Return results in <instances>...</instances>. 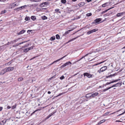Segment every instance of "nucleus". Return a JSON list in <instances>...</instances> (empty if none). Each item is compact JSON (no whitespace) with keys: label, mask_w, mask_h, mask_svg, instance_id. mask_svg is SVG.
<instances>
[{"label":"nucleus","mask_w":125,"mask_h":125,"mask_svg":"<svg viewBox=\"0 0 125 125\" xmlns=\"http://www.w3.org/2000/svg\"><path fill=\"white\" fill-rule=\"evenodd\" d=\"M91 94L92 97H94L98 94V92H95L94 93H91Z\"/></svg>","instance_id":"nucleus-12"},{"label":"nucleus","mask_w":125,"mask_h":125,"mask_svg":"<svg viewBox=\"0 0 125 125\" xmlns=\"http://www.w3.org/2000/svg\"><path fill=\"white\" fill-rule=\"evenodd\" d=\"M115 75H116L114 73L113 74H111L110 75H109V76H106V78H108L110 77H112L113 76H114Z\"/></svg>","instance_id":"nucleus-21"},{"label":"nucleus","mask_w":125,"mask_h":125,"mask_svg":"<svg viewBox=\"0 0 125 125\" xmlns=\"http://www.w3.org/2000/svg\"><path fill=\"white\" fill-rule=\"evenodd\" d=\"M110 84H111V83H114V82H113V81H111L110 82Z\"/></svg>","instance_id":"nucleus-64"},{"label":"nucleus","mask_w":125,"mask_h":125,"mask_svg":"<svg viewBox=\"0 0 125 125\" xmlns=\"http://www.w3.org/2000/svg\"><path fill=\"white\" fill-rule=\"evenodd\" d=\"M88 54H86L83 57L81 58L79 60H77V61H76V62H78L79 61L83 58H84V60H85V58H84V57L85 56H86L88 55Z\"/></svg>","instance_id":"nucleus-20"},{"label":"nucleus","mask_w":125,"mask_h":125,"mask_svg":"<svg viewBox=\"0 0 125 125\" xmlns=\"http://www.w3.org/2000/svg\"><path fill=\"white\" fill-rule=\"evenodd\" d=\"M56 38L57 39H60V36L58 34H57L56 35Z\"/></svg>","instance_id":"nucleus-37"},{"label":"nucleus","mask_w":125,"mask_h":125,"mask_svg":"<svg viewBox=\"0 0 125 125\" xmlns=\"http://www.w3.org/2000/svg\"><path fill=\"white\" fill-rule=\"evenodd\" d=\"M42 20H44L47 19V18L45 16H43L42 17Z\"/></svg>","instance_id":"nucleus-29"},{"label":"nucleus","mask_w":125,"mask_h":125,"mask_svg":"<svg viewBox=\"0 0 125 125\" xmlns=\"http://www.w3.org/2000/svg\"><path fill=\"white\" fill-rule=\"evenodd\" d=\"M72 121H68L65 124V125H68L70 123H72Z\"/></svg>","instance_id":"nucleus-26"},{"label":"nucleus","mask_w":125,"mask_h":125,"mask_svg":"<svg viewBox=\"0 0 125 125\" xmlns=\"http://www.w3.org/2000/svg\"><path fill=\"white\" fill-rule=\"evenodd\" d=\"M6 1V0H0V1L5 2Z\"/></svg>","instance_id":"nucleus-50"},{"label":"nucleus","mask_w":125,"mask_h":125,"mask_svg":"<svg viewBox=\"0 0 125 125\" xmlns=\"http://www.w3.org/2000/svg\"><path fill=\"white\" fill-rule=\"evenodd\" d=\"M31 18L32 20L33 21L35 20L36 19V17L34 16H32L31 17Z\"/></svg>","instance_id":"nucleus-27"},{"label":"nucleus","mask_w":125,"mask_h":125,"mask_svg":"<svg viewBox=\"0 0 125 125\" xmlns=\"http://www.w3.org/2000/svg\"><path fill=\"white\" fill-rule=\"evenodd\" d=\"M115 80V82H118V81H120V79H117V80Z\"/></svg>","instance_id":"nucleus-60"},{"label":"nucleus","mask_w":125,"mask_h":125,"mask_svg":"<svg viewBox=\"0 0 125 125\" xmlns=\"http://www.w3.org/2000/svg\"><path fill=\"white\" fill-rule=\"evenodd\" d=\"M64 76L63 75H62L61 77H60V79L61 80H62V79H64Z\"/></svg>","instance_id":"nucleus-43"},{"label":"nucleus","mask_w":125,"mask_h":125,"mask_svg":"<svg viewBox=\"0 0 125 125\" xmlns=\"http://www.w3.org/2000/svg\"><path fill=\"white\" fill-rule=\"evenodd\" d=\"M101 20V18L96 19L92 22V24H96L100 22Z\"/></svg>","instance_id":"nucleus-5"},{"label":"nucleus","mask_w":125,"mask_h":125,"mask_svg":"<svg viewBox=\"0 0 125 125\" xmlns=\"http://www.w3.org/2000/svg\"><path fill=\"white\" fill-rule=\"evenodd\" d=\"M102 63V62H100V63H99L96 64H95L94 65H96V66L97 65H98L99 64H100L101 63Z\"/></svg>","instance_id":"nucleus-56"},{"label":"nucleus","mask_w":125,"mask_h":125,"mask_svg":"<svg viewBox=\"0 0 125 125\" xmlns=\"http://www.w3.org/2000/svg\"><path fill=\"white\" fill-rule=\"evenodd\" d=\"M72 64V63L69 62H66L63 65L61 66V68H63L64 67L68 65H71Z\"/></svg>","instance_id":"nucleus-6"},{"label":"nucleus","mask_w":125,"mask_h":125,"mask_svg":"<svg viewBox=\"0 0 125 125\" xmlns=\"http://www.w3.org/2000/svg\"><path fill=\"white\" fill-rule=\"evenodd\" d=\"M11 8H13L14 7L16 6H18L19 5V4H15L14 3H13L11 4Z\"/></svg>","instance_id":"nucleus-14"},{"label":"nucleus","mask_w":125,"mask_h":125,"mask_svg":"<svg viewBox=\"0 0 125 125\" xmlns=\"http://www.w3.org/2000/svg\"><path fill=\"white\" fill-rule=\"evenodd\" d=\"M29 41V40H28V41H24L23 42H20L19 43H18V45H20L23 44V43L26 42H28Z\"/></svg>","instance_id":"nucleus-22"},{"label":"nucleus","mask_w":125,"mask_h":125,"mask_svg":"<svg viewBox=\"0 0 125 125\" xmlns=\"http://www.w3.org/2000/svg\"><path fill=\"white\" fill-rule=\"evenodd\" d=\"M55 39V36H52L50 39V40L51 41H53Z\"/></svg>","instance_id":"nucleus-25"},{"label":"nucleus","mask_w":125,"mask_h":125,"mask_svg":"<svg viewBox=\"0 0 125 125\" xmlns=\"http://www.w3.org/2000/svg\"><path fill=\"white\" fill-rule=\"evenodd\" d=\"M6 70V72H10L13 70L14 68L13 67H9L5 68Z\"/></svg>","instance_id":"nucleus-3"},{"label":"nucleus","mask_w":125,"mask_h":125,"mask_svg":"<svg viewBox=\"0 0 125 125\" xmlns=\"http://www.w3.org/2000/svg\"><path fill=\"white\" fill-rule=\"evenodd\" d=\"M121 84L120 83H117L113 85L112 86V87H117L119 86H121Z\"/></svg>","instance_id":"nucleus-11"},{"label":"nucleus","mask_w":125,"mask_h":125,"mask_svg":"<svg viewBox=\"0 0 125 125\" xmlns=\"http://www.w3.org/2000/svg\"><path fill=\"white\" fill-rule=\"evenodd\" d=\"M18 46V43H16V44H15L14 45H13V47H16Z\"/></svg>","instance_id":"nucleus-46"},{"label":"nucleus","mask_w":125,"mask_h":125,"mask_svg":"<svg viewBox=\"0 0 125 125\" xmlns=\"http://www.w3.org/2000/svg\"><path fill=\"white\" fill-rule=\"evenodd\" d=\"M108 4H109V3H108V2H106V3H104V4H105V5H106V6H107V5H108Z\"/></svg>","instance_id":"nucleus-53"},{"label":"nucleus","mask_w":125,"mask_h":125,"mask_svg":"<svg viewBox=\"0 0 125 125\" xmlns=\"http://www.w3.org/2000/svg\"><path fill=\"white\" fill-rule=\"evenodd\" d=\"M20 39V38H17V39H16L15 40H14L13 41L10 42V44L12 43H14L18 41H19Z\"/></svg>","instance_id":"nucleus-18"},{"label":"nucleus","mask_w":125,"mask_h":125,"mask_svg":"<svg viewBox=\"0 0 125 125\" xmlns=\"http://www.w3.org/2000/svg\"><path fill=\"white\" fill-rule=\"evenodd\" d=\"M29 51L28 49V48H26L24 49L23 50V52H27Z\"/></svg>","instance_id":"nucleus-33"},{"label":"nucleus","mask_w":125,"mask_h":125,"mask_svg":"<svg viewBox=\"0 0 125 125\" xmlns=\"http://www.w3.org/2000/svg\"><path fill=\"white\" fill-rule=\"evenodd\" d=\"M125 14V12H124L121 13H117L116 15V16L117 17H119L123 15L124 14Z\"/></svg>","instance_id":"nucleus-15"},{"label":"nucleus","mask_w":125,"mask_h":125,"mask_svg":"<svg viewBox=\"0 0 125 125\" xmlns=\"http://www.w3.org/2000/svg\"><path fill=\"white\" fill-rule=\"evenodd\" d=\"M67 55V54L65 55L64 56H63V57H62V58L55 61H54L53 62V63H55V62H58L59 61H60L61 60H62L63 58H64L65 57H66Z\"/></svg>","instance_id":"nucleus-8"},{"label":"nucleus","mask_w":125,"mask_h":125,"mask_svg":"<svg viewBox=\"0 0 125 125\" xmlns=\"http://www.w3.org/2000/svg\"><path fill=\"white\" fill-rule=\"evenodd\" d=\"M64 93H63V94H64ZM63 94V93H60L58 95H57V96H60L62 95V94Z\"/></svg>","instance_id":"nucleus-48"},{"label":"nucleus","mask_w":125,"mask_h":125,"mask_svg":"<svg viewBox=\"0 0 125 125\" xmlns=\"http://www.w3.org/2000/svg\"><path fill=\"white\" fill-rule=\"evenodd\" d=\"M44 108V107H42L39 109H38L36 110L35 111H34V112H33V113H34L35 112H36L38 111H40L41 110H42V109H43Z\"/></svg>","instance_id":"nucleus-23"},{"label":"nucleus","mask_w":125,"mask_h":125,"mask_svg":"<svg viewBox=\"0 0 125 125\" xmlns=\"http://www.w3.org/2000/svg\"><path fill=\"white\" fill-rule=\"evenodd\" d=\"M12 60L11 61H10V62L6 63V64L5 65H8L10 64L12 62Z\"/></svg>","instance_id":"nucleus-30"},{"label":"nucleus","mask_w":125,"mask_h":125,"mask_svg":"<svg viewBox=\"0 0 125 125\" xmlns=\"http://www.w3.org/2000/svg\"><path fill=\"white\" fill-rule=\"evenodd\" d=\"M34 47V46H31L30 47L28 48V49L29 50V51L31 50Z\"/></svg>","instance_id":"nucleus-38"},{"label":"nucleus","mask_w":125,"mask_h":125,"mask_svg":"<svg viewBox=\"0 0 125 125\" xmlns=\"http://www.w3.org/2000/svg\"><path fill=\"white\" fill-rule=\"evenodd\" d=\"M124 114V113H122V114H119V115H118V116H120V115H123Z\"/></svg>","instance_id":"nucleus-58"},{"label":"nucleus","mask_w":125,"mask_h":125,"mask_svg":"<svg viewBox=\"0 0 125 125\" xmlns=\"http://www.w3.org/2000/svg\"><path fill=\"white\" fill-rule=\"evenodd\" d=\"M5 70H6L5 68L2 70L0 73V75H1L4 74L6 72L5 71Z\"/></svg>","instance_id":"nucleus-13"},{"label":"nucleus","mask_w":125,"mask_h":125,"mask_svg":"<svg viewBox=\"0 0 125 125\" xmlns=\"http://www.w3.org/2000/svg\"><path fill=\"white\" fill-rule=\"evenodd\" d=\"M85 3L84 2H82L78 4V6L80 7H82L83 6Z\"/></svg>","instance_id":"nucleus-16"},{"label":"nucleus","mask_w":125,"mask_h":125,"mask_svg":"<svg viewBox=\"0 0 125 125\" xmlns=\"http://www.w3.org/2000/svg\"><path fill=\"white\" fill-rule=\"evenodd\" d=\"M107 90H107V88H106V89H104V90H103L102 91L103 92H104Z\"/></svg>","instance_id":"nucleus-47"},{"label":"nucleus","mask_w":125,"mask_h":125,"mask_svg":"<svg viewBox=\"0 0 125 125\" xmlns=\"http://www.w3.org/2000/svg\"><path fill=\"white\" fill-rule=\"evenodd\" d=\"M3 109V107H0V111H1Z\"/></svg>","instance_id":"nucleus-52"},{"label":"nucleus","mask_w":125,"mask_h":125,"mask_svg":"<svg viewBox=\"0 0 125 125\" xmlns=\"http://www.w3.org/2000/svg\"><path fill=\"white\" fill-rule=\"evenodd\" d=\"M110 84V82H107V83H106L105 84V85H104V84L103 85H104L105 86H106L107 85H108V84Z\"/></svg>","instance_id":"nucleus-45"},{"label":"nucleus","mask_w":125,"mask_h":125,"mask_svg":"<svg viewBox=\"0 0 125 125\" xmlns=\"http://www.w3.org/2000/svg\"><path fill=\"white\" fill-rule=\"evenodd\" d=\"M0 125H4V123H2L1 122H0Z\"/></svg>","instance_id":"nucleus-59"},{"label":"nucleus","mask_w":125,"mask_h":125,"mask_svg":"<svg viewBox=\"0 0 125 125\" xmlns=\"http://www.w3.org/2000/svg\"><path fill=\"white\" fill-rule=\"evenodd\" d=\"M6 122V120H4L2 121L1 122L2 123H4V125L5 124V123Z\"/></svg>","instance_id":"nucleus-42"},{"label":"nucleus","mask_w":125,"mask_h":125,"mask_svg":"<svg viewBox=\"0 0 125 125\" xmlns=\"http://www.w3.org/2000/svg\"><path fill=\"white\" fill-rule=\"evenodd\" d=\"M77 38V37L75 38H74L73 39H72V40H70V41H69L68 42H67L66 43H67L68 42H70L71 41H72L73 40H74L76 39Z\"/></svg>","instance_id":"nucleus-40"},{"label":"nucleus","mask_w":125,"mask_h":125,"mask_svg":"<svg viewBox=\"0 0 125 125\" xmlns=\"http://www.w3.org/2000/svg\"><path fill=\"white\" fill-rule=\"evenodd\" d=\"M107 69V67L106 66H104L102 67L100 69V70L98 71V72L99 73H101V72H103Z\"/></svg>","instance_id":"nucleus-4"},{"label":"nucleus","mask_w":125,"mask_h":125,"mask_svg":"<svg viewBox=\"0 0 125 125\" xmlns=\"http://www.w3.org/2000/svg\"><path fill=\"white\" fill-rule=\"evenodd\" d=\"M49 4L48 1H46L41 3L39 5V7H45Z\"/></svg>","instance_id":"nucleus-2"},{"label":"nucleus","mask_w":125,"mask_h":125,"mask_svg":"<svg viewBox=\"0 0 125 125\" xmlns=\"http://www.w3.org/2000/svg\"><path fill=\"white\" fill-rule=\"evenodd\" d=\"M11 108V107L9 106H8L7 107V108L8 109H9Z\"/></svg>","instance_id":"nucleus-57"},{"label":"nucleus","mask_w":125,"mask_h":125,"mask_svg":"<svg viewBox=\"0 0 125 125\" xmlns=\"http://www.w3.org/2000/svg\"><path fill=\"white\" fill-rule=\"evenodd\" d=\"M29 44H28V45H26L25 46V47H27L29 45Z\"/></svg>","instance_id":"nucleus-63"},{"label":"nucleus","mask_w":125,"mask_h":125,"mask_svg":"<svg viewBox=\"0 0 125 125\" xmlns=\"http://www.w3.org/2000/svg\"><path fill=\"white\" fill-rule=\"evenodd\" d=\"M85 97L87 98H90L92 97L91 93H89L86 94Z\"/></svg>","instance_id":"nucleus-17"},{"label":"nucleus","mask_w":125,"mask_h":125,"mask_svg":"<svg viewBox=\"0 0 125 125\" xmlns=\"http://www.w3.org/2000/svg\"><path fill=\"white\" fill-rule=\"evenodd\" d=\"M109 13H106L105 14V15L106 16H108L109 15Z\"/></svg>","instance_id":"nucleus-62"},{"label":"nucleus","mask_w":125,"mask_h":125,"mask_svg":"<svg viewBox=\"0 0 125 125\" xmlns=\"http://www.w3.org/2000/svg\"><path fill=\"white\" fill-rule=\"evenodd\" d=\"M98 30V29H93L92 30L90 31L87 32V34H90L95 32Z\"/></svg>","instance_id":"nucleus-7"},{"label":"nucleus","mask_w":125,"mask_h":125,"mask_svg":"<svg viewBox=\"0 0 125 125\" xmlns=\"http://www.w3.org/2000/svg\"><path fill=\"white\" fill-rule=\"evenodd\" d=\"M92 0H86L85 1H87L88 2H89L91 1Z\"/></svg>","instance_id":"nucleus-54"},{"label":"nucleus","mask_w":125,"mask_h":125,"mask_svg":"<svg viewBox=\"0 0 125 125\" xmlns=\"http://www.w3.org/2000/svg\"><path fill=\"white\" fill-rule=\"evenodd\" d=\"M56 111H53V112L51 114L49 115L46 117L45 118V119H47L49 118L50 117H51L52 115L56 113Z\"/></svg>","instance_id":"nucleus-9"},{"label":"nucleus","mask_w":125,"mask_h":125,"mask_svg":"<svg viewBox=\"0 0 125 125\" xmlns=\"http://www.w3.org/2000/svg\"><path fill=\"white\" fill-rule=\"evenodd\" d=\"M31 1L34 2H40L41 0H30Z\"/></svg>","instance_id":"nucleus-24"},{"label":"nucleus","mask_w":125,"mask_h":125,"mask_svg":"<svg viewBox=\"0 0 125 125\" xmlns=\"http://www.w3.org/2000/svg\"><path fill=\"white\" fill-rule=\"evenodd\" d=\"M106 5H105L104 4H103L102 5V6L103 7H106Z\"/></svg>","instance_id":"nucleus-51"},{"label":"nucleus","mask_w":125,"mask_h":125,"mask_svg":"<svg viewBox=\"0 0 125 125\" xmlns=\"http://www.w3.org/2000/svg\"><path fill=\"white\" fill-rule=\"evenodd\" d=\"M83 75L84 77H85V76H86L87 77L89 78H92L94 76V75L93 74H91L88 73H84L83 74Z\"/></svg>","instance_id":"nucleus-1"},{"label":"nucleus","mask_w":125,"mask_h":125,"mask_svg":"<svg viewBox=\"0 0 125 125\" xmlns=\"http://www.w3.org/2000/svg\"><path fill=\"white\" fill-rule=\"evenodd\" d=\"M109 113L108 112H107L106 113H105L103 115V116H104L105 115H107Z\"/></svg>","instance_id":"nucleus-49"},{"label":"nucleus","mask_w":125,"mask_h":125,"mask_svg":"<svg viewBox=\"0 0 125 125\" xmlns=\"http://www.w3.org/2000/svg\"><path fill=\"white\" fill-rule=\"evenodd\" d=\"M27 7V6L26 5H24V6H21L20 7H19L18 8H17L16 9H15V10H17L19 11V9L21 10L22 9H23L24 8H25V7Z\"/></svg>","instance_id":"nucleus-10"},{"label":"nucleus","mask_w":125,"mask_h":125,"mask_svg":"<svg viewBox=\"0 0 125 125\" xmlns=\"http://www.w3.org/2000/svg\"><path fill=\"white\" fill-rule=\"evenodd\" d=\"M59 9H56L55 10V11L57 12H59L60 13H61V12L59 11Z\"/></svg>","instance_id":"nucleus-36"},{"label":"nucleus","mask_w":125,"mask_h":125,"mask_svg":"<svg viewBox=\"0 0 125 125\" xmlns=\"http://www.w3.org/2000/svg\"><path fill=\"white\" fill-rule=\"evenodd\" d=\"M66 0H61V2L63 4H65L66 3Z\"/></svg>","instance_id":"nucleus-35"},{"label":"nucleus","mask_w":125,"mask_h":125,"mask_svg":"<svg viewBox=\"0 0 125 125\" xmlns=\"http://www.w3.org/2000/svg\"><path fill=\"white\" fill-rule=\"evenodd\" d=\"M73 30V29H72V30H68L67 31L65 32V34H67L68 33L72 31Z\"/></svg>","instance_id":"nucleus-28"},{"label":"nucleus","mask_w":125,"mask_h":125,"mask_svg":"<svg viewBox=\"0 0 125 125\" xmlns=\"http://www.w3.org/2000/svg\"><path fill=\"white\" fill-rule=\"evenodd\" d=\"M67 10L68 11L71 12L73 10L71 9V8L68 7L67 8Z\"/></svg>","instance_id":"nucleus-34"},{"label":"nucleus","mask_w":125,"mask_h":125,"mask_svg":"<svg viewBox=\"0 0 125 125\" xmlns=\"http://www.w3.org/2000/svg\"><path fill=\"white\" fill-rule=\"evenodd\" d=\"M25 32V31L24 30H22L19 33H17V34L18 35L22 34L24 33Z\"/></svg>","instance_id":"nucleus-19"},{"label":"nucleus","mask_w":125,"mask_h":125,"mask_svg":"<svg viewBox=\"0 0 125 125\" xmlns=\"http://www.w3.org/2000/svg\"><path fill=\"white\" fill-rule=\"evenodd\" d=\"M112 87H112V86L111 87H109L108 88H107V90H108L110 89V88H112Z\"/></svg>","instance_id":"nucleus-61"},{"label":"nucleus","mask_w":125,"mask_h":125,"mask_svg":"<svg viewBox=\"0 0 125 125\" xmlns=\"http://www.w3.org/2000/svg\"><path fill=\"white\" fill-rule=\"evenodd\" d=\"M25 19L26 21H28L30 20V19L29 17L27 16L25 18Z\"/></svg>","instance_id":"nucleus-31"},{"label":"nucleus","mask_w":125,"mask_h":125,"mask_svg":"<svg viewBox=\"0 0 125 125\" xmlns=\"http://www.w3.org/2000/svg\"><path fill=\"white\" fill-rule=\"evenodd\" d=\"M23 80V77H21L19 78L18 79V81H22Z\"/></svg>","instance_id":"nucleus-32"},{"label":"nucleus","mask_w":125,"mask_h":125,"mask_svg":"<svg viewBox=\"0 0 125 125\" xmlns=\"http://www.w3.org/2000/svg\"><path fill=\"white\" fill-rule=\"evenodd\" d=\"M6 12V10H4V11H1L2 14H4Z\"/></svg>","instance_id":"nucleus-44"},{"label":"nucleus","mask_w":125,"mask_h":125,"mask_svg":"<svg viewBox=\"0 0 125 125\" xmlns=\"http://www.w3.org/2000/svg\"><path fill=\"white\" fill-rule=\"evenodd\" d=\"M92 15V14L91 13H87L86 15L87 16H91Z\"/></svg>","instance_id":"nucleus-41"},{"label":"nucleus","mask_w":125,"mask_h":125,"mask_svg":"<svg viewBox=\"0 0 125 125\" xmlns=\"http://www.w3.org/2000/svg\"><path fill=\"white\" fill-rule=\"evenodd\" d=\"M37 57L36 56H35V57H33L32 58H31V59H30V60H32V59H34L36 57Z\"/></svg>","instance_id":"nucleus-55"},{"label":"nucleus","mask_w":125,"mask_h":125,"mask_svg":"<svg viewBox=\"0 0 125 125\" xmlns=\"http://www.w3.org/2000/svg\"><path fill=\"white\" fill-rule=\"evenodd\" d=\"M16 104L13 105L12 107V109H15L16 108Z\"/></svg>","instance_id":"nucleus-39"}]
</instances>
